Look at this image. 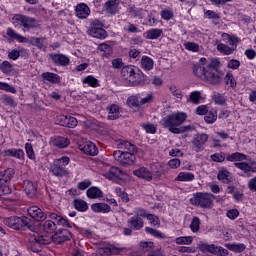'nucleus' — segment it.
Instances as JSON below:
<instances>
[{
	"mask_svg": "<svg viewBox=\"0 0 256 256\" xmlns=\"http://www.w3.org/2000/svg\"><path fill=\"white\" fill-rule=\"evenodd\" d=\"M50 171L55 177H65L67 175V169L61 165L60 160H54L50 165Z\"/></svg>",
	"mask_w": 256,
	"mask_h": 256,
	"instance_id": "9d476101",
	"label": "nucleus"
},
{
	"mask_svg": "<svg viewBox=\"0 0 256 256\" xmlns=\"http://www.w3.org/2000/svg\"><path fill=\"white\" fill-rule=\"evenodd\" d=\"M73 235L71 234V231L67 229H59L57 232H55L54 235H52V242L56 245H61V243H65V241H69Z\"/></svg>",
	"mask_w": 256,
	"mask_h": 256,
	"instance_id": "0eeeda50",
	"label": "nucleus"
},
{
	"mask_svg": "<svg viewBox=\"0 0 256 256\" xmlns=\"http://www.w3.org/2000/svg\"><path fill=\"white\" fill-rule=\"evenodd\" d=\"M81 151H83V153H85L86 155H91L92 157L97 155V153H99V150H97V146L92 142H87L81 148Z\"/></svg>",
	"mask_w": 256,
	"mask_h": 256,
	"instance_id": "b1692460",
	"label": "nucleus"
},
{
	"mask_svg": "<svg viewBox=\"0 0 256 256\" xmlns=\"http://www.w3.org/2000/svg\"><path fill=\"white\" fill-rule=\"evenodd\" d=\"M121 108H119V105L117 104H112L109 107V112H108V119L111 121H115V119H119L121 117Z\"/></svg>",
	"mask_w": 256,
	"mask_h": 256,
	"instance_id": "5701e85b",
	"label": "nucleus"
},
{
	"mask_svg": "<svg viewBox=\"0 0 256 256\" xmlns=\"http://www.w3.org/2000/svg\"><path fill=\"white\" fill-rule=\"evenodd\" d=\"M0 70L2 73H5V75H9L13 71V64L9 61H3L0 65Z\"/></svg>",
	"mask_w": 256,
	"mask_h": 256,
	"instance_id": "de8ad7c7",
	"label": "nucleus"
},
{
	"mask_svg": "<svg viewBox=\"0 0 256 256\" xmlns=\"http://www.w3.org/2000/svg\"><path fill=\"white\" fill-rule=\"evenodd\" d=\"M187 119V114L183 112L172 113L165 118L162 119L161 124L165 129H168L170 133H174L175 135H179L181 133L180 125H183Z\"/></svg>",
	"mask_w": 256,
	"mask_h": 256,
	"instance_id": "f03ea898",
	"label": "nucleus"
},
{
	"mask_svg": "<svg viewBox=\"0 0 256 256\" xmlns=\"http://www.w3.org/2000/svg\"><path fill=\"white\" fill-rule=\"evenodd\" d=\"M0 89L2 91H8L9 93H17V90H15V87H12L8 83L0 82Z\"/></svg>",
	"mask_w": 256,
	"mask_h": 256,
	"instance_id": "e2e57ef3",
	"label": "nucleus"
},
{
	"mask_svg": "<svg viewBox=\"0 0 256 256\" xmlns=\"http://www.w3.org/2000/svg\"><path fill=\"white\" fill-rule=\"evenodd\" d=\"M184 47L188 51H193L194 53H197V51H199V45H197L194 42H188V43L184 44Z\"/></svg>",
	"mask_w": 256,
	"mask_h": 256,
	"instance_id": "338daca9",
	"label": "nucleus"
},
{
	"mask_svg": "<svg viewBox=\"0 0 256 256\" xmlns=\"http://www.w3.org/2000/svg\"><path fill=\"white\" fill-rule=\"evenodd\" d=\"M29 43L32 44L34 47L41 49L42 51L47 50V44H45V38L43 37H39V38L31 37Z\"/></svg>",
	"mask_w": 256,
	"mask_h": 256,
	"instance_id": "cd10ccee",
	"label": "nucleus"
},
{
	"mask_svg": "<svg viewBox=\"0 0 256 256\" xmlns=\"http://www.w3.org/2000/svg\"><path fill=\"white\" fill-rule=\"evenodd\" d=\"M145 231L148 235H152V237H156L157 239H165V234L161 233L157 229L146 227Z\"/></svg>",
	"mask_w": 256,
	"mask_h": 256,
	"instance_id": "49530a36",
	"label": "nucleus"
},
{
	"mask_svg": "<svg viewBox=\"0 0 256 256\" xmlns=\"http://www.w3.org/2000/svg\"><path fill=\"white\" fill-rule=\"evenodd\" d=\"M177 245H191L193 243L192 236H181L175 239Z\"/></svg>",
	"mask_w": 256,
	"mask_h": 256,
	"instance_id": "37998d69",
	"label": "nucleus"
},
{
	"mask_svg": "<svg viewBox=\"0 0 256 256\" xmlns=\"http://www.w3.org/2000/svg\"><path fill=\"white\" fill-rule=\"evenodd\" d=\"M116 194L118 195V197H120L122 199V201L124 203H128L129 201V195L127 193H125V190H123V188H116L115 189Z\"/></svg>",
	"mask_w": 256,
	"mask_h": 256,
	"instance_id": "5fc2aeb1",
	"label": "nucleus"
},
{
	"mask_svg": "<svg viewBox=\"0 0 256 256\" xmlns=\"http://www.w3.org/2000/svg\"><path fill=\"white\" fill-rule=\"evenodd\" d=\"M121 253V249L115 246L110 247H100L96 251V255L98 256H111V255H119Z\"/></svg>",
	"mask_w": 256,
	"mask_h": 256,
	"instance_id": "2eb2a0df",
	"label": "nucleus"
},
{
	"mask_svg": "<svg viewBox=\"0 0 256 256\" xmlns=\"http://www.w3.org/2000/svg\"><path fill=\"white\" fill-rule=\"evenodd\" d=\"M118 146L120 149H125L128 153H137V147L129 141L120 140Z\"/></svg>",
	"mask_w": 256,
	"mask_h": 256,
	"instance_id": "c756f323",
	"label": "nucleus"
},
{
	"mask_svg": "<svg viewBox=\"0 0 256 256\" xmlns=\"http://www.w3.org/2000/svg\"><path fill=\"white\" fill-rule=\"evenodd\" d=\"M128 225L130 229L139 231L140 229H143V219L139 216H133L128 220Z\"/></svg>",
	"mask_w": 256,
	"mask_h": 256,
	"instance_id": "a211bd4d",
	"label": "nucleus"
},
{
	"mask_svg": "<svg viewBox=\"0 0 256 256\" xmlns=\"http://www.w3.org/2000/svg\"><path fill=\"white\" fill-rule=\"evenodd\" d=\"M147 76L143 73H135L134 76L127 81L126 87H139L145 85Z\"/></svg>",
	"mask_w": 256,
	"mask_h": 256,
	"instance_id": "f8f14e48",
	"label": "nucleus"
},
{
	"mask_svg": "<svg viewBox=\"0 0 256 256\" xmlns=\"http://www.w3.org/2000/svg\"><path fill=\"white\" fill-rule=\"evenodd\" d=\"M34 241H37L39 245H49V243L53 242V236L49 237L47 235H37L34 237Z\"/></svg>",
	"mask_w": 256,
	"mask_h": 256,
	"instance_id": "c9c22d12",
	"label": "nucleus"
},
{
	"mask_svg": "<svg viewBox=\"0 0 256 256\" xmlns=\"http://www.w3.org/2000/svg\"><path fill=\"white\" fill-rule=\"evenodd\" d=\"M133 173L134 175H136V177H139L140 179H145L146 181H151V179H153V174H151V171H149L145 167L134 170Z\"/></svg>",
	"mask_w": 256,
	"mask_h": 256,
	"instance_id": "6ab92c4d",
	"label": "nucleus"
},
{
	"mask_svg": "<svg viewBox=\"0 0 256 256\" xmlns=\"http://www.w3.org/2000/svg\"><path fill=\"white\" fill-rule=\"evenodd\" d=\"M76 17L78 19H87L91 15V9L85 3H80L75 8Z\"/></svg>",
	"mask_w": 256,
	"mask_h": 256,
	"instance_id": "4468645a",
	"label": "nucleus"
},
{
	"mask_svg": "<svg viewBox=\"0 0 256 256\" xmlns=\"http://www.w3.org/2000/svg\"><path fill=\"white\" fill-rule=\"evenodd\" d=\"M25 151L28 159H35V151L33 150V145L31 143L25 144Z\"/></svg>",
	"mask_w": 256,
	"mask_h": 256,
	"instance_id": "6e6d98bb",
	"label": "nucleus"
},
{
	"mask_svg": "<svg viewBox=\"0 0 256 256\" xmlns=\"http://www.w3.org/2000/svg\"><path fill=\"white\" fill-rule=\"evenodd\" d=\"M127 105L128 107H140L141 101H139V94L128 97Z\"/></svg>",
	"mask_w": 256,
	"mask_h": 256,
	"instance_id": "c03bdc74",
	"label": "nucleus"
},
{
	"mask_svg": "<svg viewBox=\"0 0 256 256\" xmlns=\"http://www.w3.org/2000/svg\"><path fill=\"white\" fill-rule=\"evenodd\" d=\"M212 161H215L216 163H223L225 161V153H216L211 155Z\"/></svg>",
	"mask_w": 256,
	"mask_h": 256,
	"instance_id": "680f3d73",
	"label": "nucleus"
},
{
	"mask_svg": "<svg viewBox=\"0 0 256 256\" xmlns=\"http://www.w3.org/2000/svg\"><path fill=\"white\" fill-rule=\"evenodd\" d=\"M6 155H9L10 157H16V159H23L25 157V152H23L21 149H8L6 151Z\"/></svg>",
	"mask_w": 256,
	"mask_h": 256,
	"instance_id": "ea45409f",
	"label": "nucleus"
},
{
	"mask_svg": "<svg viewBox=\"0 0 256 256\" xmlns=\"http://www.w3.org/2000/svg\"><path fill=\"white\" fill-rule=\"evenodd\" d=\"M11 194V188L3 183V180H0V195H9Z\"/></svg>",
	"mask_w": 256,
	"mask_h": 256,
	"instance_id": "69168bd1",
	"label": "nucleus"
},
{
	"mask_svg": "<svg viewBox=\"0 0 256 256\" xmlns=\"http://www.w3.org/2000/svg\"><path fill=\"white\" fill-rule=\"evenodd\" d=\"M86 195L89 199H101L103 197V191L98 187L92 186L87 190Z\"/></svg>",
	"mask_w": 256,
	"mask_h": 256,
	"instance_id": "a878e982",
	"label": "nucleus"
},
{
	"mask_svg": "<svg viewBox=\"0 0 256 256\" xmlns=\"http://www.w3.org/2000/svg\"><path fill=\"white\" fill-rule=\"evenodd\" d=\"M104 177L109 179V181H117V179L122 180L123 177H125V172L117 167H111L110 170L104 174Z\"/></svg>",
	"mask_w": 256,
	"mask_h": 256,
	"instance_id": "ddd939ff",
	"label": "nucleus"
},
{
	"mask_svg": "<svg viewBox=\"0 0 256 256\" xmlns=\"http://www.w3.org/2000/svg\"><path fill=\"white\" fill-rule=\"evenodd\" d=\"M43 81H47L48 83H59L61 81V77H59L56 73L44 72L41 75Z\"/></svg>",
	"mask_w": 256,
	"mask_h": 256,
	"instance_id": "c85d7f7f",
	"label": "nucleus"
},
{
	"mask_svg": "<svg viewBox=\"0 0 256 256\" xmlns=\"http://www.w3.org/2000/svg\"><path fill=\"white\" fill-rule=\"evenodd\" d=\"M13 175H15V170H13V168H8L0 172V181L5 185V183H9V181L13 179Z\"/></svg>",
	"mask_w": 256,
	"mask_h": 256,
	"instance_id": "bb28decb",
	"label": "nucleus"
},
{
	"mask_svg": "<svg viewBox=\"0 0 256 256\" xmlns=\"http://www.w3.org/2000/svg\"><path fill=\"white\" fill-rule=\"evenodd\" d=\"M209 141V135L206 133L196 134L193 137L192 144L193 149L196 151V153H199V151H203V145Z\"/></svg>",
	"mask_w": 256,
	"mask_h": 256,
	"instance_id": "6e6552de",
	"label": "nucleus"
},
{
	"mask_svg": "<svg viewBox=\"0 0 256 256\" xmlns=\"http://www.w3.org/2000/svg\"><path fill=\"white\" fill-rule=\"evenodd\" d=\"M50 59L54 63V65H58L59 67H67L70 63V59L65 54H57V53H51Z\"/></svg>",
	"mask_w": 256,
	"mask_h": 256,
	"instance_id": "9b49d317",
	"label": "nucleus"
},
{
	"mask_svg": "<svg viewBox=\"0 0 256 256\" xmlns=\"http://www.w3.org/2000/svg\"><path fill=\"white\" fill-rule=\"evenodd\" d=\"M222 37H223L224 41H228V43H229V45H231V47H234L235 50L237 49V43H239V37L231 36L227 33H223Z\"/></svg>",
	"mask_w": 256,
	"mask_h": 256,
	"instance_id": "f704fd0d",
	"label": "nucleus"
},
{
	"mask_svg": "<svg viewBox=\"0 0 256 256\" xmlns=\"http://www.w3.org/2000/svg\"><path fill=\"white\" fill-rule=\"evenodd\" d=\"M23 51L25 50H18V49H13L12 51H10L8 53V57L9 59H11L12 61H17L18 57H21V53H23Z\"/></svg>",
	"mask_w": 256,
	"mask_h": 256,
	"instance_id": "4d7b16f0",
	"label": "nucleus"
},
{
	"mask_svg": "<svg viewBox=\"0 0 256 256\" xmlns=\"http://www.w3.org/2000/svg\"><path fill=\"white\" fill-rule=\"evenodd\" d=\"M221 61L217 58H201L200 64L193 66V74L201 79L210 83V85H219L223 81V72L219 70Z\"/></svg>",
	"mask_w": 256,
	"mask_h": 256,
	"instance_id": "f257e3e1",
	"label": "nucleus"
},
{
	"mask_svg": "<svg viewBox=\"0 0 256 256\" xmlns=\"http://www.w3.org/2000/svg\"><path fill=\"white\" fill-rule=\"evenodd\" d=\"M105 10L110 15H117L119 13V0H109L105 3Z\"/></svg>",
	"mask_w": 256,
	"mask_h": 256,
	"instance_id": "f3484780",
	"label": "nucleus"
},
{
	"mask_svg": "<svg viewBox=\"0 0 256 256\" xmlns=\"http://www.w3.org/2000/svg\"><path fill=\"white\" fill-rule=\"evenodd\" d=\"M141 64L146 71H151V69H153V60L147 56L142 57Z\"/></svg>",
	"mask_w": 256,
	"mask_h": 256,
	"instance_id": "a18cd8bd",
	"label": "nucleus"
},
{
	"mask_svg": "<svg viewBox=\"0 0 256 256\" xmlns=\"http://www.w3.org/2000/svg\"><path fill=\"white\" fill-rule=\"evenodd\" d=\"M50 219H52L53 221H57V223H59V225H63L64 227H68L69 229H71V223H69V221L55 213H51L49 215Z\"/></svg>",
	"mask_w": 256,
	"mask_h": 256,
	"instance_id": "473e14b6",
	"label": "nucleus"
},
{
	"mask_svg": "<svg viewBox=\"0 0 256 256\" xmlns=\"http://www.w3.org/2000/svg\"><path fill=\"white\" fill-rule=\"evenodd\" d=\"M83 83H87L90 87H97V85H99V81L93 76L86 77Z\"/></svg>",
	"mask_w": 256,
	"mask_h": 256,
	"instance_id": "052dcab7",
	"label": "nucleus"
},
{
	"mask_svg": "<svg viewBox=\"0 0 256 256\" xmlns=\"http://www.w3.org/2000/svg\"><path fill=\"white\" fill-rule=\"evenodd\" d=\"M3 223L6 225V227H10V229H14L15 231H19L21 229H29V231H35L36 229L35 222L26 216L8 217L3 220Z\"/></svg>",
	"mask_w": 256,
	"mask_h": 256,
	"instance_id": "7ed1b4c3",
	"label": "nucleus"
},
{
	"mask_svg": "<svg viewBox=\"0 0 256 256\" xmlns=\"http://www.w3.org/2000/svg\"><path fill=\"white\" fill-rule=\"evenodd\" d=\"M160 15L165 21H171L173 19V11L169 9L162 10Z\"/></svg>",
	"mask_w": 256,
	"mask_h": 256,
	"instance_id": "13d9d810",
	"label": "nucleus"
},
{
	"mask_svg": "<svg viewBox=\"0 0 256 256\" xmlns=\"http://www.w3.org/2000/svg\"><path fill=\"white\" fill-rule=\"evenodd\" d=\"M189 99L191 103L194 105H199V101H201V92L200 91H193L189 95Z\"/></svg>",
	"mask_w": 256,
	"mask_h": 256,
	"instance_id": "8fccbe9b",
	"label": "nucleus"
},
{
	"mask_svg": "<svg viewBox=\"0 0 256 256\" xmlns=\"http://www.w3.org/2000/svg\"><path fill=\"white\" fill-rule=\"evenodd\" d=\"M24 191L31 199H34L37 195V187L29 180L24 181Z\"/></svg>",
	"mask_w": 256,
	"mask_h": 256,
	"instance_id": "aec40b11",
	"label": "nucleus"
},
{
	"mask_svg": "<svg viewBox=\"0 0 256 256\" xmlns=\"http://www.w3.org/2000/svg\"><path fill=\"white\" fill-rule=\"evenodd\" d=\"M12 25L14 27L21 25L24 29H35L37 27V20L23 14H16L12 17Z\"/></svg>",
	"mask_w": 256,
	"mask_h": 256,
	"instance_id": "39448f33",
	"label": "nucleus"
},
{
	"mask_svg": "<svg viewBox=\"0 0 256 256\" xmlns=\"http://www.w3.org/2000/svg\"><path fill=\"white\" fill-rule=\"evenodd\" d=\"M121 75L124 77V85H127V82L131 81L132 77H134L135 69L133 66L123 67L121 70Z\"/></svg>",
	"mask_w": 256,
	"mask_h": 256,
	"instance_id": "412c9836",
	"label": "nucleus"
},
{
	"mask_svg": "<svg viewBox=\"0 0 256 256\" xmlns=\"http://www.w3.org/2000/svg\"><path fill=\"white\" fill-rule=\"evenodd\" d=\"M143 10L135 8V6H129L128 7V13L132 15L133 17H138V19H143L145 15H143Z\"/></svg>",
	"mask_w": 256,
	"mask_h": 256,
	"instance_id": "09e8293b",
	"label": "nucleus"
},
{
	"mask_svg": "<svg viewBox=\"0 0 256 256\" xmlns=\"http://www.w3.org/2000/svg\"><path fill=\"white\" fill-rule=\"evenodd\" d=\"M28 215L34 219V221H45V219H47V214L45 212H43V210L41 208H39L38 206H30L27 209Z\"/></svg>",
	"mask_w": 256,
	"mask_h": 256,
	"instance_id": "1a4fd4ad",
	"label": "nucleus"
},
{
	"mask_svg": "<svg viewBox=\"0 0 256 256\" xmlns=\"http://www.w3.org/2000/svg\"><path fill=\"white\" fill-rule=\"evenodd\" d=\"M65 127H69V129H73V128L77 127V118L67 116Z\"/></svg>",
	"mask_w": 256,
	"mask_h": 256,
	"instance_id": "0e129e2a",
	"label": "nucleus"
},
{
	"mask_svg": "<svg viewBox=\"0 0 256 256\" xmlns=\"http://www.w3.org/2000/svg\"><path fill=\"white\" fill-rule=\"evenodd\" d=\"M88 34L96 39H105L107 37V31L103 28H89Z\"/></svg>",
	"mask_w": 256,
	"mask_h": 256,
	"instance_id": "4be33fe9",
	"label": "nucleus"
},
{
	"mask_svg": "<svg viewBox=\"0 0 256 256\" xmlns=\"http://www.w3.org/2000/svg\"><path fill=\"white\" fill-rule=\"evenodd\" d=\"M73 207L76 209V211L85 212L87 209H89V206L87 205V202L83 199H75L72 202Z\"/></svg>",
	"mask_w": 256,
	"mask_h": 256,
	"instance_id": "7c9ffc66",
	"label": "nucleus"
},
{
	"mask_svg": "<svg viewBox=\"0 0 256 256\" xmlns=\"http://www.w3.org/2000/svg\"><path fill=\"white\" fill-rule=\"evenodd\" d=\"M51 143L53 147H58V149H65L66 147H69L71 141L65 137L57 136L52 139Z\"/></svg>",
	"mask_w": 256,
	"mask_h": 256,
	"instance_id": "dca6fc26",
	"label": "nucleus"
},
{
	"mask_svg": "<svg viewBox=\"0 0 256 256\" xmlns=\"http://www.w3.org/2000/svg\"><path fill=\"white\" fill-rule=\"evenodd\" d=\"M213 100H214V102L216 103V105H225V103H226V99H225V96H223V94H221V93H217V92H215L214 94H213Z\"/></svg>",
	"mask_w": 256,
	"mask_h": 256,
	"instance_id": "864d4df0",
	"label": "nucleus"
},
{
	"mask_svg": "<svg viewBox=\"0 0 256 256\" xmlns=\"http://www.w3.org/2000/svg\"><path fill=\"white\" fill-rule=\"evenodd\" d=\"M245 159H247V155L239 153V152H235L233 154H228L226 156V160L227 161H245Z\"/></svg>",
	"mask_w": 256,
	"mask_h": 256,
	"instance_id": "4c0bfd02",
	"label": "nucleus"
},
{
	"mask_svg": "<svg viewBox=\"0 0 256 256\" xmlns=\"http://www.w3.org/2000/svg\"><path fill=\"white\" fill-rule=\"evenodd\" d=\"M191 205H196L202 209H211L213 205V195L209 193L198 192L190 199Z\"/></svg>",
	"mask_w": 256,
	"mask_h": 256,
	"instance_id": "20e7f679",
	"label": "nucleus"
},
{
	"mask_svg": "<svg viewBox=\"0 0 256 256\" xmlns=\"http://www.w3.org/2000/svg\"><path fill=\"white\" fill-rule=\"evenodd\" d=\"M218 181H222L223 183L229 184V171L222 170L218 173L217 176Z\"/></svg>",
	"mask_w": 256,
	"mask_h": 256,
	"instance_id": "603ef678",
	"label": "nucleus"
},
{
	"mask_svg": "<svg viewBox=\"0 0 256 256\" xmlns=\"http://www.w3.org/2000/svg\"><path fill=\"white\" fill-rule=\"evenodd\" d=\"M189 227L193 233H199V229H201V220L199 217L194 216Z\"/></svg>",
	"mask_w": 256,
	"mask_h": 256,
	"instance_id": "58836bf2",
	"label": "nucleus"
},
{
	"mask_svg": "<svg viewBox=\"0 0 256 256\" xmlns=\"http://www.w3.org/2000/svg\"><path fill=\"white\" fill-rule=\"evenodd\" d=\"M55 228H56L55 222L51 220H47L42 225V231H44L45 233H53V231H55Z\"/></svg>",
	"mask_w": 256,
	"mask_h": 256,
	"instance_id": "79ce46f5",
	"label": "nucleus"
},
{
	"mask_svg": "<svg viewBox=\"0 0 256 256\" xmlns=\"http://www.w3.org/2000/svg\"><path fill=\"white\" fill-rule=\"evenodd\" d=\"M91 209L94 213H109L111 206L105 203H95L91 205Z\"/></svg>",
	"mask_w": 256,
	"mask_h": 256,
	"instance_id": "393cba45",
	"label": "nucleus"
},
{
	"mask_svg": "<svg viewBox=\"0 0 256 256\" xmlns=\"http://www.w3.org/2000/svg\"><path fill=\"white\" fill-rule=\"evenodd\" d=\"M225 247H227V249H229V251H233V253H243V251H245V249H247V246H245V244L241 243H228L225 244Z\"/></svg>",
	"mask_w": 256,
	"mask_h": 256,
	"instance_id": "2f4dec72",
	"label": "nucleus"
},
{
	"mask_svg": "<svg viewBox=\"0 0 256 256\" xmlns=\"http://www.w3.org/2000/svg\"><path fill=\"white\" fill-rule=\"evenodd\" d=\"M204 121H206L209 124L215 123L217 121V112L210 111L205 114Z\"/></svg>",
	"mask_w": 256,
	"mask_h": 256,
	"instance_id": "3c124183",
	"label": "nucleus"
},
{
	"mask_svg": "<svg viewBox=\"0 0 256 256\" xmlns=\"http://www.w3.org/2000/svg\"><path fill=\"white\" fill-rule=\"evenodd\" d=\"M115 161L121 165H133L136 161L135 152L116 150L113 154Z\"/></svg>",
	"mask_w": 256,
	"mask_h": 256,
	"instance_id": "423d86ee",
	"label": "nucleus"
},
{
	"mask_svg": "<svg viewBox=\"0 0 256 256\" xmlns=\"http://www.w3.org/2000/svg\"><path fill=\"white\" fill-rule=\"evenodd\" d=\"M195 175L191 172H180L176 178V181H193Z\"/></svg>",
	"mask_w": 256,
	"mask_h": 256,
	"instance_id": "a19ab883",
	"label": "nucleus"
},
{
	"mask_svg": "<svg viewBox=\"0 0 256 256\" xmlns=\"http://www.w3.org/2000/svg\"><path fill=\"white\" fill-rule=\"evenodd\" d=\"M99 51H102L103 53H105V55H111V53H113V49L111 48V45L109 44H100L98 46Z\"/></svg>",
	"mask_w": 256,
	"mask_h": 256,
	"instance_id": "bf43d9fd",
	"label": "nucleus"
},
{
	"mask_svg": "<svg viewBox=\"0 0 256 256\" xmlns=\"http://www.w3.org/2000/svg\"><path fill=\"white\" fill-rule=\"evenodd\" d=\"M163 34V30L159 28L150 29L146 32V39H159Z\"/></svg>",
	"mask_w": 256,
	"mask_h": 256,
	"instance_id": "e433bc0d",
	"label": "nucleus"
},
{
	"mask_svg": "<svg viewBox=\"0 0 256 256\" xmlns=\"http://www.w3.org/2000/svg\"><path fill=\"white\" fill-rule=\"evenodd\" d=\"M217 50L222 53V55H233L235 47H229L226 44L219 43L217 44Z\"/></svg>",
	"mask_w": 256,
	"mask_h": 256,
	"instance_id": "72a5a7b5",
	"label": "nucleus"
},
{
	"mask_svg": "<svg viewBox=\"0 0 256 256\" xmlns=\"http://www.w3.org/2000/svg\"><path fill=\"white\" fill-rule=\"evenodd\" d=\"M56 125H61V127H66V125H67V115H58L56 117Z\"/></svg>",
	"mask_w": 256,
	"mask_h": 256,
	"instance_id": "774afa93",
	"label": "nucleus"
}]
</instances>
